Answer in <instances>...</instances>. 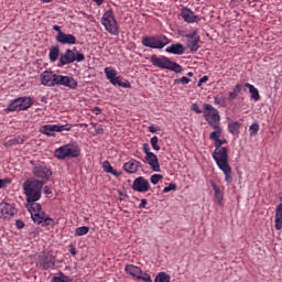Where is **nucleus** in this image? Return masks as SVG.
I'll return each mask as SVG.
<instances>
[{
	"label": "nucleus",
	"instance_id": "51",
	"mask_svg": "<svg viewBox=\"0 0 282 282\" xmlns=\"http://www.w3.org/2000/svg\"><path fill=\"white\" fill-rule=\"evenodd\" d=\"M53 30L55 31V32H57V34H63L64 32L61 30V26L59 25H53Z\"/></svg>",
	"mask_w": 282,
	"mask_h": 282
},
{
	"label": "nucleus",
	"instance_id": "57",
	"mask_svg": "<svg viewBox=\"0 0 282 282\" xmlns=\"http://www.w3.org/2000/svg\"><path fill=\"white\" fill-rule=\"evenodd\" d=\"M94 111H95L96 116H98V115L101 113V110H100V108H98V107H96V108L94 109Z\"/></svg>",
	"mask_w": 282,
	"mask_h": 282
},
{
	"label": "nucleus",
	"instance_id": "15",
	"mask_svg": "<svg viewBox=\"0 0 282 282\" xmlns=\"http://www.w3.org/2000/svg\"><path fill=\"white\" fill-rule=\"evenodd\" d=\"M32 173L34 177H39V180L47 181L50 177H52V170L41 164H35L32 169Z\"/></svg>",
	"mask_w": 282,
	"mask_h": 282
},
{
	"label": "nucleus",
	"instance_id": "5",
	"mask_svg": "<svg viewBox=\"0 0 282 282\" xmlns=\"http://www.w3.org/2000/svg\"><path fill=\"white\" fill-rule=\"evenodd\" d=\"M57 160H66V158H78L80 155V147L76 143H68L56 149L54 152Z\"/></svg>",
	"mask_w": 282,
	"mask_h": 282
},
{
	"label": "nucleus",
	"instance_id": "55",
	"mask_svg": "<svg viewBox=\"0 0 282 282\" xmlns=\"http://www.w3.org/2000/svg\"><path fill=\"white\" fill-rule=\"evenodd\" d=\"M44 193H45V195H52V189H50V187L45 186Z\"/></svg>",
	"mask_w": 282,
	"mask_h": 282
},
{
	"label": "nucleus",
	"instance_id": "7",
	"mask_svg": "<svg viewBox=\"0 0 282 282\" xmlns=\"http://www.w3.org/2000/svg\"><path fill=\"white\" fill-rule=\"evenodd\" d=\"M106 78L111 83V85H118V87H123V89H131V83L129 80L122 82V77L117 76L116 68L106 67L104 69Z\"/></svg>",
	"mask_w": 282,
	"mask_h": 282
},
{
	"label": "nucleus",
	"instance_id": "37",
	"mask_svg": "<svg viewBox=\"0 0 282 282\" xmlns=\"http://www.w3.org/2000/svg\"><path fill=\"white\" fill-rule=\"evenodd\" d=\"M41 133H44V135H48V137L54 135V126L53 124L43 126L41 129Z\"/></svg>",
	"mask_w": 282,
	"mask_h": 282
},
{
	"label": "nucleus",
	"instance_id": "53",
	"mask_svg": "<svg viewBox=\"0 0 282 282\" xmlns=\"http://www.w3.org/2000/svg\"><path fill=\"white\" fill-rule=\"evenodd\" d=\"M69 252L70 254H73V257H76V247H74L73 245L69 246Z\"/></svg>",
	"mask_w": 282,
	"mask_h": 282
},
{
	"label": "nucleus",
	"instance_id": "48",
	"mask_svg": "<svg viewBox=\"0 0 282 282\" xmlns=\"http://www.w3.org/2000/svg\"><path fill=\"white\" fill-rule=\"evenodd\" d=\"M7 184H10L9 180L0 178V188H6Z\"/></svg>",
	"mask_w": 282,
	"mask_h": 282
},
{
	"label": "nucleus",
	"instance_id": "31",
	"mask_svg": "<svg viewBox=\"0 0 282 282\" xmlns=\"http://www.w3.org/2000/svg\"><path fill=\"white\" fill-rule=\"evenodd\" d=\"M212 129H214V131L209 134V140H214V142H216L221 138V127H219V124L212 126Z\"/></svg>",
	"mask_w": 282,
	"mask_h": 282
},
{
	"label": "nucleus",
	"instance_id": "42",
	"mask_svg": "<svg viewBox=\"0 0 282 282\" xmlns=\"http://www.w3.org/2000/svg\"><path fill=\"white\" fill-rule=\"evenodd\" d=\"M69 281V276L67 275H61L53 278L52 282H67Z\"/></svg>",
	"mask_w": 282,
	"mask_h": 282
},
{
	"label": "nucleus",
	"instance_id": "54",
	"mask_svg": "<svg viewBox=\"0 0 282 282\" xmlns=\"http://www.w3.org/2000/svg\"><path fill=\"white\" fill-rule=\"evenodd\" d=\"M149 131L150 133H158V128H155V126H150Z\"/></svg>",
	"mask_w": 282,
	"mask_h": 282
},
{
	"label": "nucleus",
	"instance_id": "35",
	"mask_svg": "<svg viewBox=\"0 0 282 282\" xmlns=\"http://www.w3.org/2000/svg\"><path fill=\"white\" fill-rule=\"evenodd\" d=\"M154 282H171V275L164 272H160L155 276Z\"/></svg>",
	"mask_w": 282,
	"mask_h": 282
},
{
	"label": "nucleus",
	"instance_id": "39",
	"mask_svg": "<svg viewBox=\"0 0 282 282\" xmlns=\"http://www.w3.org/2000/svg\"><path fill=\"white\" fill-rule=\"evenodd\" d=\"M159 142H160V139L156 135L151 138L150 143L154 151H160L161 148Z\"/></svg>",
	"mask_w": 282,
	"mask_h": 282
},
{
	"label": "nucleus",
	"instance_id": "44",
	"mask_svg": "<svg viewBox=\"0 0 282 282\" xmlns=\"http://www.w3.org/2000/svg\"><path fill=\"white\" fill-rule=\"evenodd\" d=\"M175 83H177V84L181 83V85H188V83H191V79L188 77H181V78L176 79Z\"/></svg>",
	"mask_w": 282,
	"mask_h": 282
},
{
	"label": "nucleus",
	"instance_id": "60",
	"mask_svg": "<svg viewBox=\"0 0 282 282\" xmlns=\"http://www.w3.org/2000/svg\"><path fill=\"white\" fill-rule=\"evenodd\" d=\"M102 131H104L102 129H98L97 133H102Z\"/></svg>",
	"mask_w": 282,
	"mask_h": 282
},
{
	"label": "nucleus",
	"instance_id": "41",
	"mask_svg": "<svg viewBox=\"0 0 282 282\" xmlns=\"http://www.w3.org/2000/svg\"><path fill=\"white\" fill-rule=\"evenodd\" d=\"M162 178L163 176L161 174H154L150 177V182L151 184H158Z\"/></svg>",
	"mask_w": 282,
	"mask_h": 282
},
{
	"label": "nucleus",
	"instance_id": "45",
	"mask_svg": "<svg viewBox=\"0 0 282 282\" xmlns=\"http://www.w3.org/2000/svg\"><path fill=\"white\" fill-rule=\"evenodd\" d=\"M227 143V141L224 139V140H221V139H217L216 141H215V148L216 149H223L221 148V145L223 144H226Z\"/></svg>",
	"mask_w": 282,
	"mask_h": 282
},
{
	"label": "nucleus",
	"instance_id": "3",
	"mask_svg": "<svg viewBox=\"0 0 282 282\" xmlns=\"http://www.w3.org/2000/svg\"><path fill=\"white\" fill-rule=\"evenodd\" d=\"M25 206L31 214L34 224H37L39 226H41V224L42 226H54V219L50 218L43 213V209H41V204L36 202H28Z\"/></svg>",
	"mask_w": 282,
	"mask_h": 282
},
{
	"label": "nucleus",
	"instance_id": "11",
	"mask_svg": "<svg viewBox=\"0 0 282 282\" xmlns=\"http://www.w3.org/2000/svg\"><path fill=\"white\" fill-rule=\"evenodd\" d=\"M124 271L127 272V274H130V276H133V279H138V281L152 282L151 275L142 272V269H140V267H137L134 264H127Z\"/></svg>",
	"mask_w": 282,
	"mask_h": 282
},
{
	"label": "nucleus",
	"instance_id": "52",
	"mask_svg": "<svg viewBox=\"0 0 282 282\" xmlns=\"http://www.w3.org/2000/svg\"><path fill=\"white\" fill-rule=\"evenodd\" d=\"M139 208H147V198H142Z\"/></svg>",
	"mask_w": 282,
	"mask_h": 282
},
{
	"label": "nucleus",
	"instance_id": "26",
	"mask_svg": "<svg viewBox=\"0 0 282 282\" xmlns=\"http://www.w3.org/2000/svg\"><path fill=\"white\" fill-rule=\"evenodd\" d=\"M20 100V111H28L32 107L33 101L30 97H19Z\"/></svg>",
	"mask_w": 282,
	"mask_h": 282
},
{
	"label": "nucleus",
	"instance_id": "12",
	"mask_svg": "<svg viewBox=\"0 0 282 282\" xmlns=\"http://www.w3.org/2000/svg\"><path fill=\"white\" fill-rule=\"evenodd\" d=\"M184 37L186 39L187 50H189L192 54H195V52L199 50V41H202L198 31L194 30L192 33L185 34Z\"/></svg>",
	"mask_w": 282,
	"mask_h": 282
},
{
	"label": "nucleus",
	"instance_id": "28",
	"mask_svg": "<svg viewBox=\"0 0 282 282\" xmlns=\"http://www.w3.org/2000/svg\"><path fill=\"white\" fill-rule=\"evenodd\" d=\"M243 87H247V89H249V93L251 94V98L252 100H260L261 99V95H259V89H257V87H254V85L251 84H245Z\"/></svg>",
	"mask_w": 282,
	"mask_h": 282
},
{
	"label": "nucleus",
	"instance_id": "8",
	"mask_svg": "<svg viewBox=\"0 0 282 282\" xmlns=\"http://www.w3.org/2000/svg\"><path fill=\"white\" fill-rule=\"evenodd\" d=\"M101 23L109 34L118 36V22H116V18H113V11H106L101 18Z\"/></svg>",
	"mask_w": 282,
	"mask_h": 282
},
{
	"label": "nucleus",
	"instance_id": "47",
	"mask_svg": "<svg viewBox=\"0 0 282 282\" xmlns=\"http://www.w3.org/2000/svg\"><path fill=\"white\" fill-rule=\"evenodd\" d=\"M15 226L19 230H21V228H25V223H23V220H17Z\"/></svg>",
	"mask_w": 282,
	"mask_h": 282
},
{
	"label": "nucleus",
	"instance_id": "38",
	"mask_svg": "<svg viewBox=\"0 0 282 282\" xmlns=\"http://www.w3.org/2000/svg\"><path fill=\"white\" fill-rule=\"evenodd\" d=\"M89 232V227L83 226V227H77L75 229V237H84V235H87Z\"/></svg>",
	"mask_w": 282,
	"mask_h": 282
},
{
	"label": "nucleus",
	"instance_id": "21",
	"mask_svg": "<svg viewBox=\"0 0 282 282\" xmlns=\"http://www.w3.org/2000/svg\"><path fill=\"white\" fill-rule=\"evenodd\" d=\"M39 265L43 270H48V268L54 265V258L50 253H44L42 257H40Z\"/></svg>",
	"mask_w": 282,
	"mask_h": 282
},
{
	"label": "nucleus",
	"instance_id": "49",
	"mask_svg": "<svg viewBox=\"0 0 282 282\" xmlns=\"http://www.w3.org/2000/svg\"><path fill=\"white\" fill-rule=\"evenodd\" d=\"M203 83H208V76L205 75L198 80V87H202Z\"/></svg>",
	"mask_w": 282,
	"mask_h": 282
},
{
	"label": "nucleus",
	"instance_id": "23",
	"mask_svg": "<svg viewBox=\"0 0 282 282\" xmlns=\"http://www.w3.org/2000/svg\"><path fill=\"white\" fill-rule=\"evenodd\" d=\"M165 52L169 54H176L177 56H182L184 52H186V48L182 44H172L167 48H165Z\"/></svg>",
	"mask_w": 282,
	"mask_h": 282
},
{
	"label": "nucleus",
	"instance_id": "4",
	"mask_svg": "<svg viewBox=\"0 0 282 282\" xmlns=\"http://www.w3.org/2000/svg\"><path fill=\"white\" fill-rule=\"evenodd\" d=\"M151 63L154 67H160V69H169L170 72H175V74H182V66L171 62L166 56L159 57L158 55H152Z\"/></svg>",
	"mask_w": 282,
	"mask_h": 282
},
{
	"label": "nucleus",
	"instance_id": "2",
	"mask_svg": "<svg viewBox=\"0 0 282 282\" xmlns=\"http://www.w3.org/2000/svg\"><path fill=\"white\" fill-rule=\"evenodd\" d=\"M43 181H39L34 177L28 178L23 185V192L26 197V202H39L43 193Z\"/></svg>",
	"mask_w": 282,
	"mask_h": 282
},
{
	"label": "nucleus",
	"instance_id": "19",
	"mask_svg": "<svg viewBox=\"0 0 282 282\" xmlns=\"http://www.w3.org/2000/svg\"><path fill=\"white\" fill-rule=\"evenodd\" d=\"M0 213L4 217V219H11V217H14V215H17L18 210L14 205H11L9 203H1Z\"/></svg>",
	"mask_w": 282,
	"mask_h": 282
},
{
	"label": "nucleus",
	"instance_id": "46",
	"mask_svg": "<svg viewBox=\"0 0 282 282\" xmlns=\"http://www.w3.org/2000/svg\"><path fill=\"white\" fill-rule=\"evenodd\" d=\"M192 111H195V113H203L202 109H199V106L197 104H193L191 106Z\"/></svg>",
	"mask_w": 282,
	"mask_h": 282
},
{
	"label": "nucleus",
	"instance_id": "29",
	"mask_svg": "<svg viewBox=\"0 0 282 282\" xmlns=\"http://www.w3.org/2000/svg\"><path fill=\"white\" fill-rule=\"evenodd\" d=\"M239 129H241V123L239 121H230L228 124L229 133L232 135H238L240 133Z\"/></svg>",
	"mask_w": 282,
	"mask_h": 282
},
{
	"label": "nucleus",
	"instance_id": "24",
	"mask_svg": "<svg viewBox=\"0 0 282 282\" xmlns=\"http://www.w3.org/2000/svg\"><path fill=\"white\" fill-rule=\"evenodd\" d=\"M274 228L275 230H281L282 228V203H280L275 209Z\"/></svg>",
	"mask_w": 282,
	"mask_h": 282
},
{
	"label": "nucleus",
	"instance_id": "20",
	"mask_svg": "<svg viewBox=\"0 0 282 282\" xmlns=\"http://www.w3.org/2000/svg\"><path fill=\"white\" fill-rule=\"evenodd\" d=\"M57 43L62 45H76V37L74 34L59 33L56 35Z\"/></svg>",
	"mask_w": 282,
	"mask_h": 282
},
{
	"label": "nucleus",
	"instance_id": "17",
	"mask_svg": "<svg viewBox=\"0 0 282 282\" xmlns=\"http://www.w3.org/2000/svg\"><path fill=\"white\" fill-rule=\"evenodd\" d=\"M57 85L68 87V89H76L78 87V82L72 76L58 75Z\"/></svg>",
	"mask_w": 282,
	"mask_h": 282
},
{
	"label": "nucleus",
	"instance_id": "27",
	"mask_svg": "<svg viewBox=\"0 0 282 282\" xmlns=\"http://www.w3.org/2000/svg\"><path fill=\"white\" fill-rule=\"evenodd\" d=\"M58 56H61V48L58 47V45L51 47L48 53V58L51 63H56V61H58Z\"/></svg>",
	"mask_w": 282,
	"mask_h": 282
},
{
	"label": "nucleus",
	"instance_id": "59",
	"mask_svg": "<svg viewBox=\"0 0 282 282\" xmlns=\"http://www.w3.org/2000/svg\"><path fill=\"white\" fill-rule=\"evenodd\" d=\"M187 76H188L189 78H192L193 72L187 73Z\"/></svg>",
	"mask_w": 282,
	"mask_h": 282
},
{
	"label": "nucleus",
	"instance_id": "50",
	"mask_svg": "<svg viewBox=\"0 0 282 282\" xmlns=\"http://www.w3.org/2000/svg\"><path fill=\"white\" fill-rule=\"evenodd\" d=\"M214 102H215V105H224V99H221V97H219V96H216L214 98Z\"/></svg>",
	"mask_w": 282,
	"mask_h": 282
},
{
	"label": "nucleus",
	"instance_id": "56",
	"mask_svg": "<svg viewBox=\"0 0 282 282\" xmlns=\"http://www.w3.org/2000/svg\"><path fill=\"white\" fill-rule=\"evenodd\" d=\"M97 6H102L105 3V0H94Z\"/></svg>",
	"mask_w": 282,
	"mask_h": 282
},
{
	"label": "nucleus",
	"instance_id": "33",
	"mask_svg": "<svg viewBox=\"0 0 282 282\" xmlns=\"http://www.w3.org/2000/svg\"><path fill=\"white\" fill-rule=\"evenodd\" d=\"M243 84H237L231 93H229L228 100H235L239 93L243 89Z\"/></svg>",
	"mask_w": 282,
	"mask_h": 282
},
{
	"label": "nucleus",
	"instance_id": "34",
	"mask_svg": "<svg viewBox=\"0 0 282 282\" xmlns=\"http://www.w3.org/2000/svg\"><path fill=\"white\" fill-rule=\"evenodd\" d=\"M8 111H21V104H20L19 98L10 101V104L8 106Z\"/></svg>",
	"mask_w": 282,
	"mask_h": 282
},
{
	"label": "nucleus",
	"instance_id": "18",
	"mask_svg": "<svg viewBox=\"0 0 282 282\" xmlns=\"http://www.w3.org/2000/svg\"><path fill=\"white\" fill-rule=\"evenodd\" d=\"M181 17L185 21V23H199L202 20L199 15H196L193 10L188 8H183L181 11Z\"/></svg>",
	"mask_w": 282,
	"mask_h": 282
},
{
	"label": "nucleus",
	"instance_id": "30",
	"mask_svg": "<svg viewBox=\"0 0 282 282\" xmlns=\"http://www.w3.org/2000/svg\"><path fill=\"white\" fill-rule=\"evenodd\" d=\"M102 167L106 173H111V175H115V177H120V175H122V173L113 170V166H111L109 161H105Z\"/></svg>",
	"mask_w": 282,
	"mask_h": 282
},
{
	"label": "nucleus",
	"instance_id": "16",
	"mask_svg": "<svg viewBox=\"0 0 282 282\" xmlns=\"http://www.w3.org/2000/svg\"><path fill=\"white\" fill-rule=\"evenodd\" d=\"M132 188L137 193H148L151 188V184H149V180L144 178V176H140L133 181Z\"/></svg>",
	"mask_w": 282,
	"mask_h": 282
},
{
	"label": "nucleus",
	"instance_id": "25",
	"mask_svg": "<svg viewBox=\"0 0 282 282\" xmlns=\"http://www.w3.org/2000/svg\"><path fill=\"white\" fill-rule=\"evenodd\" d=\"M212 186L217 204L221 205V203L224 202V192L219 188V186H217L215 182H212Z\"/></svg>",
	"mask_w": 282,
	"mask_h": 282
},
{
	"label": "nucleus",
	"instance_id": "10",
	"mask_svg": "<svg viewBox=\"0 0 282 282\" xmlns=\"http://www.w3.org/2000/svg\"><path fill=\"white\" fill-rule=\"evenodd\" d=\"M83 63L85 61V54L83 53H74L72 50H66L63 55H61L59 63L61 65H69L72 63Z\"/></svg>",
	"mask_w": 282,
	"mask_h": 282
},
{
	"label": "nucleus",
	"instance_id": "32",
	"mask_svg": "<svg viewBox=\"0 0 282 282\" xmlns=\"http://www.w3.org/2000/svg\"><path fill=\"white\" fill-rule=\"evenodd\" d=\"M25 139L21 137H15L4 142V147H17V144H23Z\"/></svg>",
	"mask_w": 282,
	"mask_h": 282
},
{
	"label": "nucleus",
	"instance_id": "9",
	"mask_svg": "<svg viewBox=\"0 0 282 282\" xmlns=\"http://www.w3.org/2000/svg\"><path fill=\"white\" fill-rule=\"evenodd\" d=\"M204 118L209 127H215L219 124V120H221L219 111L210 104L204 105Z\"/></svg>",
	"mask_w": 282,
	"mask_h": 282
},
{
	"label": "nucleus",
	"instance_id": "40",
	"mask_svg": "<svg viewBox=\"0 0 282 282\" xmlns=\"http://www.w3.org/2000/svg\"><path fill=\"white\" fill-rule=\"evenodd\" d=\"M250 135H254L256 133H259V123H252L249 128Z\"/></svg>",
	"mask_w": 282,
	"mask_h": 282
},
{
	"label": "nucleus",
	"instance_id": "6",
	"mask_svg": "<svg viewBox=\"0 0 282 282\" xmlns=\"http://www.w3.org/2000/svg\"><path fill=\"white\" fill-rule=\"evenodd\" d=\"M141 43L144 45V47H151L152 50H163V47L169 45V39L165 36H145L142 39Z\"/></svg>",
	"mask_w": 282,
	"mask_h": 282
},
{
	"label": "nucleus",
	"instance_id": "1",
	"mask_svg": "<svg viewBox=\"0 0 282 282\" xmlns=\"http://www.w3.org/2000/svg\"><path fill=\"white\" fill-rule=\"evenodd\" d=\"M213 158L220 171H223L225 175V182L227 184L232 183V169L230 167V164L228 163V149L226 148H216Z\"/></svg>",
	"mask_w": 282,
	"mask_h": 282
},
{
	"label": "nucleus",
	"instance_id": "43",
	"mask_svg": "<svg viewBox=\"0 0 282 282\" xmlns=\"http://www.w3.org/2000/svg\"><path fill=\"white\" fill-rule=\"evenodd\" d=\"M171 191H177L176 184H170L169 186L164 187L163 193H171Z\"/></svg>",
	"mask_w": 282,
	"mask_h": 282
},
{
	"label": "nucleus",
	"instance_id": "22",
	"mask_svg": "<svg viewBox=\"0 0 282 282\" xmlns=\"http://www.w3.org/2000/svg\"><path fill=\"white\" fill-rule=\"evenodd\" d=\"M141 167L142 163L137 160H131L123 164V170H126V172L130 174L138 173Z\"/></svg>",
	"mask_w": 282,
	"mask_h": 282
},
{
	"label": "nucleus",
	"instance_id": "36",
	"mask_svg": "<svg viewBox=\"0 0 282 282\" xmlns=\"http://www.w3.org/2000/svg\"><path fill=\"white\" fill-rule=\"evenodd\" d=\"M53 131L54 133H61V131H72V124H64V126H58V124H53Z\"/></svg>",
	"mask_w": 282,
	"mask_h": 282
},
{
	"label": "nucleus",
	"instance_id": "58",
	"mask_svg": "<svg viewBox=\"0 0 282 282\" xmlns=\"http://www.w3.org/2000/svg\"><path fill=\"white\" fill-rule=\"evenodd\" d=\"M42 102H47V98L46 97H42Z\"/></svg>",
	"mask_w": 282,
	"mask_h": 282
},
{
	"label": "nucleus",
	"instance_id": "13",
	"mask_svg": "<svg viewBox=\"0 0 282 282\" xmlns=\"http://www.w3.org/2000/svg\"><path fill=\"white\" fill-rule=\"evenodd\" d=\"M143 153H145V160L151 169L155 173H160V162L158 161V155L151 152V148L148 145V143L143 144Z\"/></svg>",
	"mask_w": 282,
	"mask_h": 282
},
{
	"label": "nucleus",
	"instance_id": "14",
	"mask_svg": "<svg viewBox=\"0 0 282 282\" xmlns=\"http://www.w3.org/2000/svg\"><path fill=\"white\" fill-rule=\"evenodd\" d=\"M40 80L44 87H56V85H58V75L53 72L45 70L40 75Z\"/></svg>",
	"mask_w": 282,
	"mask_h": 282
}]
</instances>
